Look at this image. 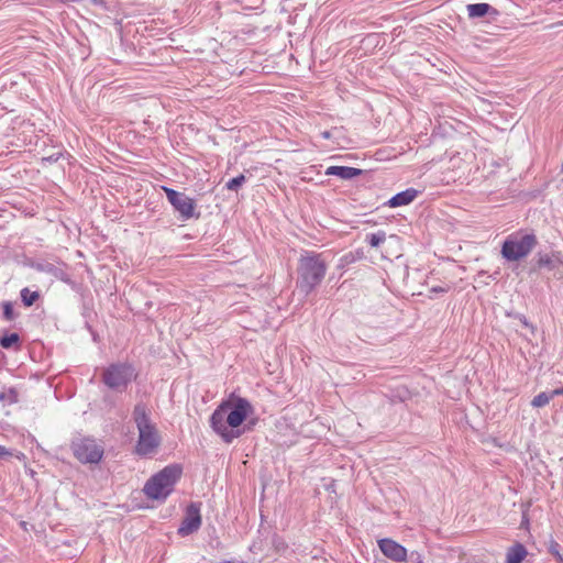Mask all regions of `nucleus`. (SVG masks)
<instances>
[{"mask_svg":"<svg viewBox=\"0 0 563 563\" xmlns=\"http://www.w3.org/2000/svg\"><path fill=\"white\" fill-rule=\"evenodd\" d=\"M133 417L139 430L136 453L144 456L153 454L158 448L161 439L155 426L150 421L146 407L136 405Z\"/></svg>","mask_w":563,"mask_h":563,"instance_id":"nucleus-2","label":"nucleus"},{"mask_svg":"<svg viewBox=\"0 0 563 563\" xmlns=\"http://www.w3.org/2000/svg\"><path fill=\"white\" fill-rule=\"evenodd\" d=\"M554 398L553 390L551 393H540L533 397L531 405L536 408L547 406Z\"/></svg>","mask_w":563,"mask_h":563,"instance_id":"nucleus-15","label":"nucleus"},{"mask_svg":"<svg viewBox=\"0 0 563 563\" xmlns=\"http://www.w3.org/2000/svg\"><path fill=\"white\" fill-rule=\"evenodd\" d=\"M490 5L487 3H474L467 5V13L470 18H482L488 13Z\"/></svg>","mask_w":563,"mask_h":563,"instance_id":"nucleus-14","label":"nucleus"},{"mask_svg":"<svg viewBox=\"0 0 563 563\" xmlns=\"http://www.w3.org/2000/svg\"><path fill=\"white\" fill-rule=\"evenodd\" d=\"M528 552L521 543H516L506 553V563H521Z\"/></svg>","mask_w":563,"mask_h":563,"instance_id":"nucleus-13","label":"nucleus"},{"mask_svg":"<svg viewBox=\"0 0 563 563\" xmlns=\"http://www.w3.org/2000/svg\"><path fill=\"white\" fill-rule=\"evenodd\" d=\"M539 267L554 268L553 260L549 255H542L538 260Z\"/></svg>","mask_w":563,"mask_h":563,"instance_id":"nucleus-21","label":"nucleus"},{"mask_svg":"<svg viewBox=\"0 0 563 563\" xmlns=\"http://www.w3.org/2000/svg\"><path fill=\"white\" fill-rule=\"evenodd\" d=\"M21 298H22L23 303L26 307H30L38 299V292L32 291L29 288H23L21 290Z\"/></svg>","mask_w":563,"mask_h":563,"instance_id":"nucleus-16","label":"nucleus"},{"mask_svg":"<svg viewBox=\"0 0 563 563\" xmlns=\"http://www.w3.org/2000/svg\"><path fill=\"white\" fill-rule=\"evenodd\" d=\"M327 175L338 176L342 179H352L362 174V170L349 166H330L325 170Z\"/></svg>","mask_w":563,"mask_h":563,"instance_id":"nucleus-11","label":"nucleus"},{"mask_svg":"<svg viewBox=\"0 0 563 563\" xmlns=\"http://www.w3.org/2000/svg\"><path fill=\"white\" fill-rule=\"evenodd\" d=\"M327 266L320 255L307 253L302 255L298 266V287L305 294H309L318 286L325 275Z\"/></svg>","mask_w":563,"mask_h":563,"instance_id":"nucleus-4","label":"nucleus"},{"mask_svg":"<svg viewBox=\"0 0 563 563\" xmlns=\"http://www.w3.org/2000/svg\"><path fill=\"white\" fill-rule=\"evenodd\" d=\"M3 314H4V318L7 320H12L14 314H13V308H12V305L7 302L4 303L3 306Z\"/></svg>","mask_w":563,"mask_h":563,"instance_id":"nucleus-22","label":"nucleus"},{"mask_svg":"<svg viewBox=\"0 0 563 563\" xmlns=\"http://www.w3.org/2000/svg\"><path fill=\"white\" fill-rule=\"evenodd\" d=\"M71 450L78 461L85 464H97L103 456V446L96 440L84 438L73 441Z\"/></svg>","mask_w":563,"mask_h":563,"instance_id":"nucleus-6","label":"nucleus"},{"mask_svg":"<svg viewBox=\"0 0 563 563\" xmlns=\"http://www.w3.org/2000/svg\"><path fill=\"white\" fill-rule=\"evenodd\" d=\"M201 526L200 507L197 504H190L187 507L186 516L178 529L181 536H188L197 531Z\"/></svg>","mask_w":563,"mask_h":563,"instance_id":"nucleus-9","label":"nucleus"},{"mask_svg":"<svg viewBox=\"0 0 563 563\" xmlns=\"http://www.w3.org/2000/svg\"><path fill=\"white\" fill-rule=\"evenodd\" d=\"M19 342V335L16 333H11L9 335H4L0 338V345L4 349H9L12 345Z\"/></svg>","mask_w":563,"mask_h":563,"instance_id":"nucleus-19","label":"nucleus"},{"mask_svg":"<svg viewBox=\"0 0 563 563\" xmlns=\"http://www.w3.org/2000/svg\"><path fill=\"white\" fill-rule=\"evenodd\" d=\"M321 136H322L323 139H330L331 134H330V132H329V131H324V132H322V133H321Z\"/></svg>","mask_w":563,"mask_h":563,"instance_id":"nucleus-27","label":"nucleus"},{"mask_svg":"<svg viewBox=\"0 0 563 563\" xmlns=\"http://www.w3.org/2000/svg\"><path fill=\"white\" fill-rule=\"evenodd\" d=\"M553 395H554V397L563 395V387L554 389Z\"/></svg>","mask_w":563,"mask_h":563,"instance_id":"nucleus-26","label":"nucleus"},{"mask_svg":"<svg viewBox=\"0 0 563 563\" xmlns=\"http://www.w3.org/2000/svg\"><path fill=\"white\" fill-rule=\"evenodd\" d=\"M253 412L251 404L244 398H230L213 411L210 417L212 430L227 443L242 434L243 421Z\"/></svg>","mask_w":563,"mask_h":563,"instance_id":"nucleus-1","label":"nucleus"},{"mask_svg":"<svg viewBox=\"0 0 563 563\" xmlns=\"http://www.w3.org/2000/svg\"><path fill=\"white\" fill-rule=\"evenodd\" d=\"M378 548L386 558L395 562H405L407 559L406 548L393 539L378 540Z\"/></svg>","mask_w":563,"mask_h":563,"instance_id":"nucleus-10","label":"nucleus"},{"mask_svg":"<svg viewBox=\"0 0 563 563\" xmlns=\"http://www.w3.org/2000/svg\"><path fill=\"white\" fill-rule=\"evenodd\" d=\"M386 239V233L384 231H378L376 233H372L367 235V241L372 247H377L380 243H383Z\"/></svg>","mask_w":563,"mask_h":563,"instance_id":"nucleus-18","label":"nucleus"},{"mask_svg":"<svg viewBox=\"0 0 563 563\" xmlns=\"http://www.w3.org/2000/svg\"><path fill=\"white\" fill-rule=\"evenodd\" d=\"M134 378V368L128 364H113L103 373L104 384L112 389L125 387Z\"/></svg>","mask_w":563,"mask_h":563,"instance_id":"nucleus-8","label":"nucleus"},{"mask_svg":"<svg viewBox=\"0 0 563 563\" xmlns=\"http://www.w3.org/2000/svg\"><path fill=\"white\" fill-rule=\"evenodd\" d=\"M309 563H329V561L323 556L314 555L309 559Z\"/></svg>","mask_w":563,"mask_h":563,"instance_id":"nucleus-24","label":"nucleus"},{"mask_svg":"<svg viewBox=\"0 0 563 563\" xmlns=\"http://www.w3.org/2000/svg\"><path fill=\"white\" fill-rule=\"evenodd\" d=\"M417 191L415 189H407L405 191H401L397 195H395L393 198L389 199L388 205L389 207H400L406 206L410 203L416 198Z\"/></svg>","mask_w":563,"mask_h":563,"instance_id":"nucleus-12","label":"nucleus"},{"mask_svg":"<svg viewBox=\"0 0 563 563\" xmlns=\"http://www.w3.org/2000/svg\"><path fill=\"white\" fill-rule=\"evenodd\" d=\"M537 245L534 234H510L503 243L501 255L509 262H517L527 257Z\"/></svg>","mask_w":563,"mask_h":563,"instance_id":"nucleus-5","label":"nucleus"},{"mask_svg":"<svg viewBox=\"0 0 563 563\" xmlns=\"http://www.w3.org/2000/svg\"><path fill=\"white\" fill-rule=\"evenodd\" d=\"M162 188L166 194L168 202L173 206L175 211L179 213L181 220L186 221L199 217V213H196V201L192 198L168 187Z\"/></svg>","mask_w":563,"mask_h":563,"instance_id":"nucleus-7","label":"nucleus"},{"mask_svg":"<svg viewBox=\"0 0 563 563\" xmlns=\"http://www.w3.org/2000/svg\"><path fill=\"white\" fill-rule=\"evenodd\" d=\"M244 181H245L244 175H240V176L234 177L231 180H229L227 183L225 187L229 190H236L240 186H242L244 184Z\"/></svg>","mask_w":563,"mask_h":563,"instance_id":"nucleus-20","label":"nucleus"},{"mask_svg":"<svg viewBox=\"0 0 563 563\" xmlns=\"http://www.w3.org/2000/svg\"><path fill=\"white\" fill-rule=\"evenodd\" d=\"M410 559L412 563H424L423 555L418 551H412L410 553Z\"/></svg>","mask_w":563,"mask_h":563,"instance_id":"nucleus-23","label":"nucleus"},{"mask_svg":"<svg viewBox=\"0 0 563 563\" xmlns=\"http://www.w3.org/2000/svg\"><path fill=\"white\" fill-rule=\"evenodd\" d=\"M11 452L8 451L4 446L0 445V459L4 456H11Z\"/></svg>","mask_w":563,"mask_h":563,"instance_id":"nucleus-25","label":"nucleus"},{"mask_svg":"<svg viewBox=\"0 0 563 563\" xmlns=\"http://www.w3.org/2000/svg\"><path fill=\"white\" fill-rule=\"evenodd\" d=\"M548 551L556 559L558 563H563V553L561 545L553 539L549 541Z\"/></svg>","mask_w":563,"mask_h":563,"instance_id":"nucleus-17","label":"nucleus"},{"mask_svg":"<svg viewBox=\"0 0 563 563\" xmlns=\"http://www.w3.org/2000/svg\"><path fill=\"white\" fill-rule=\"evenodd\" d=\"M432 291H444L443 288H432Z\"/></svg>","mask_w":563,"mask_h":563,"instance_id":"nucleus-28","label":"nucleus"},{"mask_svg":"<svg viewBox=\"0 0 563 563\" xmlns=\"http://www.w3.org/2000/svg\"><path fill=\"white\" fill-rule=\"evenodd\" d=\"M180 475L181 467L179 465L166 466L146 482L143 488L144 494L151 499L165 500L173 492Z\"/></svg>","mask_w":563,"mask_h":563,"instance_id":"nucleus-3","label":"nucleus"}]
</instances>
